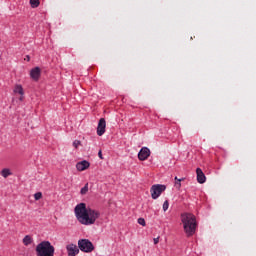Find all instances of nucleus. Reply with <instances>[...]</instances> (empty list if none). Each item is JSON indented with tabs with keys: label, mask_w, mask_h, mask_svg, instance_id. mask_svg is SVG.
Wrapping results in <instances>:
<instances>
[{
	"label": "nucleus",
	"mask_w": 256,
	"mask_h": 256,
	"mask_svg": "<svg viewBox=\"0 0 256 256\" xmlns=\"http://www.w3.org/2000/svg\"><path fill=\"white\" fill-rule=\"evenodd\" d=\"M74 213L77 221L81 225H95V222L99 217H101V213L98 210L87 208V204L80 203L75 206Z\"/></svg>",
	"instance_id": "f257e3e1"
},
{
	"label": "nucleus",
	"mask_w": 256,
	"mask_h": 256,
	"mask_svg": "<svg viewBox=\"0 0 256 256\" xmlns=\"http://www.w3.org/2000/svg\"><path fill=\"white\" fill-rule=\"evenodd\" d=\"M181 221L187 237H193L197 230V219L195 218V215L191 213H184L181 215Z\"/></svg>",
	"instance_id": "f03ea898"
},
{
	"label": "nucleus",
	"mask_w": 256,
	"mask_h": 256,
	"mask_svg": "<svg viewBox=\"0 0 256 256\" xmlns=\"http://www.w3.org/2000/svg\"><path fill=\"white\" fill-rule=\"evenodd\" d=\"M37 256H55V247L49 241H42L36 246Z\"/></svg>",
	"instance_id": "7ed1b4c3"
},
{
	"label": "nucleus",
	"mask_w": 256,
	"mask_h": 256,
	"mask_svg": "<svg viewBox=\"0 0 256 256\" xmlns=\"http://www.w3.org/2000/svg\"><path fill=\"white\" fill-rule=\"evenodd\" d=\"M78 247L80 251H83L84 253H91L95 249V247L93 246V243L88 239L79 240Z\"/></svg>",
	"instance_id": "20e7f679"
},
{
	"label": "nucleus",
	"mask_w": 256,
	"mask_h": 256,
	"mask_svg": "<svg viewBox=\"0 0 256 256\" xmlns=\"http://www.w3.org/2000/svg\"><path fill=\"white\" fill-rule=\"evenodd\" d=\"M166 189L167 187L162 184L152 185V187L150 188L152 199H159V197H161V193H163V191H165Z\"/></svg>",
	"instance_id": "39448f33"
},
{
	"label": "nucleus",
	"mask_w": 256,
	"mask_h": 256,
	"mask_svg": "<svg viewBox=\"0 0 256 256\" xmlns=\"http://www.w3.org/2000/svg\"><path fill=\"white\" fill-rule=\"evenodd\" d=\"M151 155V150L147 147H143L138 153V159L140 161H147Z\"/></svg>",
	"instance_id": "423d86ee"
},
{
	"label": "nucleus",
	"mask_w": 256,
	"mask_h": 256,
	"mask_svg": "<svg viewBox=\"0 0 256 256\" xmlns=\"http://www.w3.org/2000/svg\"><path fill=\"white\" fill-rule=\"evenodd\" d=\"M106 127H107V122L105 121V118H101L99 120L98 127H97V135L99 137L105 134Z\"/></svg>",
	"instance_id": "0eeeda50"
},
{
	"label": "nucleus",
	"mask_w": 256,
	"mask_h": 256,
	"mask_svg": "<svg viewBox=\"0 0 256 256\" xmlns=\"http://www.w3.org/2000/svg\"><path fill=\"white\" fill-rule=\"evenodd\" d=\"M68 256H76L79 255V248L75 244H69L66 246Z\"/></svg>",
	"instance_id": "6e6552de"
},
{
	"label": "nucleus",
	"mask_w": 256,
	"mask_h": 256,
	"mask_svg": "<svg viewBox=\"0 0 256 256\" xmlns=\"http://www.w3.org/2000/svg\"><path fill=\"white\" fill-rule=\"evenodd\" d=\"M30 77L33 81H39V77H41V68L35 67L30 71Z\"/></svg>",
	"instance_id": "1a4fd4ad"
},
{
	"label": "nucleus",
	"mask_w": 256,
	"mask_h": 256,
	"mask_svg": "<svg viewBox=\"0 0 256 256\" xmlns=\"http://www.w3.org/2000/svg\"><path fill=\"white\" fill-rule=\"evenodd\" d=\"M89 167H91V163H89V161H87V160L78 162L76 164L77 171H85V170L89 169Z\"/></svg>",
	"instance_id": "9d476101"
},
{
	"label": "nucleus",
	"mask_w": 256,
	"mask_h": 256,
	"mask_svg": "<svg viewBox=\"0 0 256 256\" xmlns=\"http://www.w3.org/2000/svg\"><path fill=\"white\" fill-rule=\"evenodd\" d=\"M196 175L198 183L203 184L205 183V181H207V177H205V173H203V170H201V168L196 169Z\"/></svg>",
	"instance_id": "9b49d317"
},
{
	"label": "nucleus",
	"mask_w": 256,
	"mask_h": 256,
	"mask_svg": "<svg viewBox=\"0 0 256 256\" xmlns=\"http://www.w3.org/2000/svg\"><path fill=\"white\" fill-rule=\"evenodd\" d=\"M14 93H18V95H21V97L19 98L20 101H23V95H24V92H23V86L21 85H16L14 87Z\"/></svg>",
	"instance_id": "f8f14e48"
},
{
	"label": "nucleus",
	"mask_w": 256,
	"mask_h": 256,
	"mask_svg": "<svg viewBox=\"0 0 256 256\" xmlns=\"http://www.w3.org/2000/svg\"><path fill=\"white\" fill-rule=\"evenodd\" d=\"M0 174H1L2 177H4V179H7V177L13 175V173H11V170L9 168L2 169Z\"/></svg>",
	"instance_id": "ddd939ff"
},
{
	"label": "nucleus",
	"mask_w": 256,
	"mask_h": 256,
	"mask_svg": "<svg viewBox=\"0 0 256 256\" xmlns=\"http://www.w3.org/2000/svg\"><path fill=\"white\" fill-rule=\"evenodd\" d=\"M23 243L27 247V246L31 245V243H33V238H31V236H29V235H26L23 238Z\"/></svg>",
	"instance_id": "4468645a"
},
{
	"label": "nucleus",
	"mask_w": 256,
	"mask_h": 256,
	"mask_svg": "<svg viewBox=\"0 0 256 256\" xmlns=\"http://www.w3.org/2000/svg\"><path fill=\"white\" fill-rule=\"evenodd\" d=\"M40 3L41 2L39 0H30V5H31L32 9H37V7H39Z\"/></svg>",
	"instance_id": "2eb2a0df"
},
{
	"label": "nucleus",
	"mask_w": 256,
	"mask_h": 256,
	"mask_svg": "<svg viewBox=\"0 0 256 256\" xmlns=\"http://www.w3.org/2000/svg\"><path fill=\"white\" fill-rule=\"evenodd\" d=\"M175 187H176V189H181V181H185V178H181V179H179V178H177V177H175Z\"/></svg>",
	"instance_id": "dca6fc26"
},
{
	"label": "nucleus",
	"mask_w": 256,
	"mask_h": 256,
	"mask_svg": "<svg viewBox=\"0 0 256 256\" xmlns=\"http://www.w3.org/2000/svg\"><path fill=\"white\" fill-rule=\"evenodd\" d=\"M88 191H89V183H86L85 186L81 189L80 193L81 195H87Z\"/></svg>",
	"instance_id": "f3484780"
},
{
	"label": "nucleus",
	"mask_w": 256,
	"mask_h": 256,
	"mask_svg": "<svg viewBox=\"0 0 256 256\" xmlns=\"http://www.w3.org/2000/svg\"><path fill=\"white\" fill-rule=\"evenodd\" d=\"M42 197H43V193L41 192H37L34 194L35 201H39V199H42Z\"/></svg>",
	"instance_id": "a211bd4d"
},
{
	"label": "nucleus",
	"mask_w": 256,
	"mask_h": 256,
	"mask_svg": "<svg viewBox=\"0 0 256 256\" xmlns=\"http://www.w3.org/2000/svg\"><path fill=\"white\" fill-rule=\"evenodd\" d=\"M167 209H169V201H165L164 203H163V211H167Z\"/></svg>",
	"instance_id": "6ab92c4d"
},
{
	"label": "nucleus",
	"mask_w": 256,
	"mask_h": 256,
	"mask_svg": "<svg viewBox=\"0 0 256 256\" xmlns=\"http://www.w3.org/2000/svg\"><path fill=\"white\" fill-rule=\"evenodd\" d=\"M138 223H139V225H142V227H145V225H146L144 218H139Z\"/></svg>",
	"instance_id": "aec40b11"
},
{
	"label": "nucleus",
	"mask_w": 256,
	"mask_h": 256,
	"mask_svg": "<svg viewBox=\"0 0 256 256\" xmlns=\"http://www.w3.org/2000/svg\"><path fill=\"white\" fill-rule=\"evenodd\" d=\"M81 145V142L79 140H75L73 142V147H75V149H77V147H79Z\"/></svg>",
	"instance_id": "412c9836"
},
{
	"label": "nucleus",
	"mask_w": 256,
	"mask_h": 256,
	"mask_svg": "<svg viewBox=\"0 0 256 256\" xmlns=\"http://www.w3.org/2000/svg\"><path fill=\"white\" fill-rule=\"evenodd\" d=\"M98 157H99L100 159H103V152H101V150L98 152Z\"/></svg>",
	"instance_id": "4be33fe9"
},
{
	"label": "nucleus",
	"mask_w": 256,
	"mask_h": 256,
	"mask_svg": "<svg viewBox=\"0 0 256 256\" xmlns=\"http://www.w3.org/2000/svg\"><path fill=\"white\" fill-rule=\"evenodd\" d=\"M159 243V237L154 238V245H157Z\"/></svg>",
	"instance_id": "5701e85b"
},
{
	"label": "nucleus",
	"mask_w": 256,
	"mask_h": 256,
	"mask_svg": "<svg viewBox=\"0 0 256 256\" xmlns=\"http://www.w3.org/2000/svg\"><path fill=\"white\" fill-rule=\"evenodd\" d=\"M25 61H31V57L29 55L26 56Z\"/></svg>",
	"instance_id": "b1692460"
}]
</instances>
